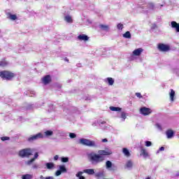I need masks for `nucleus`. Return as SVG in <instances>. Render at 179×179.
Wrapping results in <instances>:
<instances>
[{
    "label": "nucleus",
    "instance_id": "obj_1",
    "mask_svg": "<svg viewBox=\"0 0 179 179\" xmlns=\"http://www.w3.org/2000/svg\"><path fill=\"white\" fill-rule=\"evenodd\" d=\"M110 155H113V152L110 150H100L98 151V154L94 152H91L87 154V157L90 162L94 166L99 164V163H101L104 162V156H110Z\"/></svg>",
    "mask_w": 179,
    "mask_h": 179
},
{
    "label": "nucleus",
    "instance_id": "obj_2",
    "mask_svg": "<svg viewBox=\"0 0 179 179\" xmlns=\"http://www.w3.org/2000/svg\"><path fill=\"white\" fill-rule=\"evenodd\" d=\"M79 143L83 145L84 146H90V148H99L97 143L95 141H90L87 138H80L79 140Z\"/></svg>",
    "mask_w": 179,
    "mask_h": 179
},
{
    "label": "nucleus",
    "instance_id": "obj_3",
    "mask_svg": "<svg viewBox=\"0 0 179 179\" xmlns=\"http://www.w3.org/2000/svg\"><path fill=\"white\" fill-rule=\"evenodd\" d=\"M15 77V73L7 71H0V78L3 79V80H11L13 78Z\"/></svg>",
    "mask_w": 179,
    "mask_h": 179
},
{
    "label": "nucleus",
    "instance_id": "obj_4",
    "mask_svg": "<svg viewBox=\"0 0 179 179\" xmlns=\"http://www.w3.org/2000/svg\"><path fill=\"white\" fill-rule=\"evenodd\" d=\"M31 149L30 148H25L22 149L19 152V156L20 157H30L31 156Z\"/></svg>",
    "mask_w": 179,
    "mask_h": 179
},
{
    "label": "nucleus",
    "instance_id": "obj_5",
    "mask_svg": "<svg viewBox=\"0 0 179 179\" xmlns=\"http://www.w3.org/2000/svg\"><path fill=\"white\" fill-rule=\"evenodd\" d=\"M45 136L42 133H38L36 135L31 136L29 138H28L29 142H34V141H38V139H43Z\"/></svg>",
    "mask_w": 179,
    "mask_h": 179
},
{
    "label": "nucleus",
    "instance_id": "obj_6",
    "mask_svg": "<svg viewBox=\"0 0 179 179\" xmlns=\"http://www.w3.org/2000/svg\"><path fill=\"white\" fill-rule=\"evenodd\" d=\"M157 49L162 52H167V51H170V46L164 43H159L157 45Z\"/></svg>",
    "mask_w": 179,
    "mask_h": 179
},
{
    "label": "nucleus",
    "instance_id": "obj_7",
    "mask_svg": "<svg viewBox=\"0 0 179 179\" xmlns=\"http://www.w3.org/2000/svg\"><path fill=\"white\" fill-rule=\"evenodd\" d=\"M152 109L146 107H142L140 109V114H142V115H150V114H152Z\"/></svg>",
    "mask_w": 179,
    "mask_h": 179
},
{
    "label": "nucleus",
    "instance_id": "obj_8",
    "mask_svg": "<svg viewBox=\"0 0 179 179\" xmlns=\"http://www.w3.org/2000/svg\"><path fill=\"white\" fill-rule=\"evenodd\" d=\"M106 170H108V171H115L116 170L115 166H114L111 161H106Z\"/></svg>",
    "mask_w": 179,
    "mask_h": 179
},
{
    "label": "nucleus",
    "instance_id": "obj_9",
    "mask_svg": "<svg viewBox=\"0 0 179 179\" xmlns=\"http://www.w3.org/2000/svg\"><path fill=\"white\" fill-rule=\"evenodd\" d=\"M36 159H38V152H36L33 158L25 162L26 166H31V164L36 162Z\"/></svg>",
    "mask_w": 179,
    "mask_h": 179
},
{
    "label": "nucleus",
    "instance_id": "obj_10",
    "mask_svg": "<svg viewBox=\"0 0 179 179\" xmlns=\"http://www.w3.org/2000/svg\"><path fill=\"white\" fill-rule=\"evenodd\" d=\"M41 81L43 83V85H49V83H51L52 81L51 76H45L43 78H41Z\"/></svg>",
    "mask_w": 179,
    "mask_h": 179
},
{
    "label": "nucleus",
    "instance_id": "obj_11",
    "mask_svg": "<svg viewBox=\"0 0 179 179\" xmlns=\"http://www.w3.org/2000/svg\"><path fill=\"white\" fill-rule=\"evenodd\" d=\"M134 167V162L131 159H129L127 161L124 169H127V170H132V168Z\"/></svg>",
    "mask_w": 179,
    "mask_h": 179
},
{
    "label": "nucleus",
    "instance_id": "obj_12",
    "mask_svg": "<svg viewBox=\"0 0 179 179\" xmlns=\"http://www.w3.org/2000/svg\"><path fill=\"white\" fill-rule=\"evenodd\" d=\"M166 135L167 139H173V138H174V131L169 129L166 131Z\"/></svg>",
    "mask_w": 179,
    "mask_h": 179
},
{
    "label": "nucleus",
    "instance_id": "obj_13",
    "mask_svg": "<svg viewBox=\"0 0 179 179\" xmlns=\"http://www.w3.org/2000/svg\"><path fill=\"white\" fill-rule=\"evenodd\" d=\"M77 38L79 41H89V36L85 34H80Z\"/></svg>",
    "mask_w": 179,
    "mask_h": 179
},
{
    "label": "nucleus",
    "instance_id": "obj_14",
    "mask_svg": "<svg viewBox=\"0 0 179 179\" xmlns=\"http://www.w3.org/2000/svg\"><path fill=\"white\" fill-rule=\"evenodd\" d=\"M142 52H143V50L142 49V48H139L138 49L134 50L132 54L135 57H139L141 54H142Z\"/></svg>",
    "mask_w": 179,
    "mask_h": 179
},
{
    "label": "nucleus",
    "instance_id": "obj_15",
    "mask_svg": "<svg viewBox=\"0 0 179 179\" xmlns=\"http://www.w3.org/2000/svg\"><path fill=\"white\" fill-rule=\"evenodd\" d=\"M171 26L172 29H175L177 33H179V23H177L176 21H172L171 22Z\"/></svg>",
    "mask_w": 179,
    "mask_h": 179
},
{
    "label": "nucleus",
    "instance_id": "obj_16",
    "mask_svg": "<svg viewBox=\"0 0 179 179\" xmlns=\"http://www.w3.org/2000/svg\"><path fill=\"white\" fill-rule=\"evenodd\" d=\"M7 17L10 20H13V21L17 20V15H16V14H12L10 13H8Z\"/></svg>",
    "mask_w": 179,
    "mask_h": 179
},
{
    "label": "nucleus",
    "instance_id": "obj_17",
    "mask_svg": "<svg viewBox=\"0 0 179 179\" xmlns=\"http://www.w3.org/2000/svg\"><path fill=\"white\" fill-rule=\"evenodd\" d=\"M141 156H143L144 159H146L147 157H149V152H148V151L145 148H141Z\"/></svg>",
    "mask_w": 179,
    "mask_h": 179
},
{
    "label": "nucleus",
    "instance_id": "obj_18",
    "mask_svg": "<svg viewBox=\"0 0 179 179\" xmlns=\"http://www.w3.org/2000/svg\"><path fill=\"white\" fill-rule=\"evenodd\" d=\"M174 97H176V91H174L173 89H171V92H169L170 101H174Z\"/></svg>",
    "mask_w": 179,
    "mask_h": 179
},
{
    "label": "nucleus",
    "instance_id": "obj_19",
    "mask_svg": "<svg viewBox=\"0 0 179 179\" xmlns=\"http://www.w3.org/2000/svg\"><path fill=\"white\" fill-rule=\"evenodd\" d=\"M99 28L103 31H110V26L106 24H100Z\"/></svg>",
    "mask_w": 179,
    "mask_h": 179
},
{
    "label": "nucleus",
    "instance_id": "obj_20",
    "mask_svg": "<svg viewBox=\"0 0 179 179\" xmlns=\"http://www.w3.org/2000/svg\"><path fill=\"white\" fill-rule=\"evenodd\" d=\"M83 173H85L86 174H88L89 176H93L94 174V169H85Z\"/></svg>",
    "mask_w": 179,
    "mask_h": 179
},
{
    "label": "nucleus",
    "instance_id": "obj_21",
    "mask_svg": "<svg viewBox=\"0 0 179 179\" xmlns=\"http://www.w3.org/2000/svg\"><path fill=\"white\" fill-rule=\"evenodd\" d=\"M105 82H107L108 85H109V86H113V85H114V80L113 78H107L105 80Z\"/></svg>",
    "mask_w": 179,
    "mask_h": 179
},
{
    "label": "nucleus",
    "instance_id": "obj_22",
    "mask_svg": "<svg viewBox=\"0 0 179 179\" xmlns=\"http://www.w3.org/2000/svg\"><path fill=\"white\" fill-rule=\"evenodd\" d=\"M122 153L126 156V157H129L131 156V152H129V150H127V148H123Z\"/></svg>",
    "mask_w": 179,
    "mask_h": 179
},
{
    "label": "nucleus",
    "instance_id": "obj_23",
    "mask_svg": "<svg viewBox=\"0 0 179 179\" xmlns=\"http://www.w3.org/2000/svg\"><path fill=\"white\" fill-rule=\"evenodd\" d=\"M64 20L67 23H73V20H72V17L71 15H66L64 17Z\"/></svg>",
    "mask_w": 179,
    "mask_h": 179
},
{
    "label": "nucleus",
    "instance_id": "obj_24",
    "mask_svg": "<svg viewBox=\"0 0 179 179\" xmlns=\"http://www.w3.org/2000/svg\"><path fill=\"white\" fill-rule=\"evenodd\" d=\"M45 166H46V168L48 169V170H51V169H54L55 165L52 162H48L45 164Z\"/></svg>",
    "mask_w": 179,
    "mask_h": 179
},
{
    "label": "nucleus",
    "instance_id": "obj_25",
    "mask_svg": "<svg viewBox=\"0 0 179 179\" xmlns=\"http://www.w3.org/2000/svg\"><path fill=\"white\" fill-rule=\"evenodd\" d=\"M110 111H118V112H121L122 108H120V107H115V106H110Z\"/></svg>",
    "mask_w": 179,
    "mask_h": 179
},
{
    "label": "nucleus",
    "instance_id": "obj_26",
    "mask_svg": "<svg viewBox=\"0 0 179 179\" xmlns=\"http://www.w3.org/2000/svg\"><path fill=\"white\" fill-rule=\"evenodd\" d=\"M44 134L45 136H52V135H54V132L51 130H47Z\"/></svg>",
    "mask_w": 179,
    "mask_h": 179
},
{
    "label": "nucleus",
    "instance_id": "obj_27",
    "mask_svg": "<svg viewBox=\"0 0 179 179\" xmlns=\"http://www.w3.org/2000/svg\"><path fill=\"white\" fill-rule=\"evenodd\" d=\"M33 178V175L31 174H25L23 175L22 177V179H32Z\"/></svg>",
    "mask_w": 179,
    "mask_h": 179
},
{
    "label": "nucleus",
    "instance_id": "obj_28",
    "mask_svg": "<svg viewBox=\"0 0 179 179\" xmlns=\"http://www.w3.org/2000/svg\"><path fill=\"white\" fill-rule=\"evenodd\" d=\"M82 174H83V172L79 171L76 176L78 178V179H86L85 176H83Z\"/></svg>",
    "mask_w": 179,
    "mask_h": 179
},
{
    "label": "nucleus",
    "instance_id": "obj_29",
    "mask_svg": "<svg viewBox=\"0 0 179 179\" xmlns=\"http://www.w3.org/2000/svg\"><path fill=\"white\" fill-rule=\"evenodd\" d=\"M59 168L62 173H66V168L64 165H60Z\"/></svg>",
    "mask_w": 179,
    "mask_h": 179
},
{
    "label": "nucleus",
    "instance_id": "obj_30",
    "mask_svg": "<svg viewBox=\"0 0 179 179\" xmlns=\"http://www.w3.org/2000/svg\"><path fill=\"white\" fill-rule=\"evenodd\" d=\"M120 117L122 118V121H125V120H127V113L122 112Z\"/></svg>",
    "mask_w": 179,
    "mask_h": 179
},
{
    "label": "nucleus",
    "instance_id": "obj_31",
    "mask_svg": "<svg viewBox=\"0 0 179 179\" xmlns=\"http://www.w3.org/2000/svg\"><path fill=\"white\" fill-rule=\"evenodd\" d=\"M6 65H8V62H6V60L0 61V66L3 67L6 66Z\"/></svg>",
    "mask_w": 179,
    "mask_h": 179
},
{
    "label": "nucleus",
    "instance_id": "obj_32",
    "mask_svg": "<svg viewBox=\"0 0 179 179\" xmlns=\"http://www.w3.org/2000/svg\"><path fill=\"white\" fill-rule=\"evenodd\" d=\"M123 37H124V38H131V32L127 31L124 34H123Z\"/></svg>",
    "mask_w": 179,
    "mask_h": 179
},
{
    "label": "nucleus",
    "instance_id": "obj_33",
    "mask_svg": "<svg viewBox=\"0 0 179 179\" xmlns=\"http://www.w3.org/2000/svg\"><path fill=\"white\" fill-rule=\"evenodd\" d=\"M155 127L158 131H163V127H162V124H160V123L155 124Z\"/></svg>",
    "mask_w": 179,
    "mask_h": 179
},
{
    "label": "nucleus",
    "instance_id": "obj_34",
    "mask_svg": "<svg viewBox=\"0 0 179 179\" xmlns=\"http://www.w3.org/2000/svg\"><path fill=\"white\" fill-rule=\"evenodd\" d=\"M117 29L118 30H122L124 29V24H122L121 23L117 24Z\"/></svg>",
    "mask_w": 179,
    "mask_h": 179
},
{
    "label": "nucleus",
    "instance_id": "obj_35",
    "mask_svg": "<svg viewBox=\"0 0 179 179\" xmlns=\"http://www.w3.org/2000/svg\"><path fill=\"white\" fill-rule=\"evenodd\" d=\"M62 163H68L69 162V157H62Z\"/></svg>",
    "mask_w": 179,
    "mask_h": 179
},
{
    "label": "nucleus",
    "instance_id": "obj_36",
    "mask_svg": "<svg viewBox=\"0 0 179 179\" xmlns=\"http://www.w3.org/2000/svg\"><path fill=\"white\" fill-rule=\"evenodd\" d=\"M69 137L71 139H75V138H76V134L74 133H69Z\"/></svg>",
    "mask_w": 179,
    "mask_h": 179
},
{
    "label": "nucleus",
    "instance_id": "obj_37",
    "mask_svg": "<svg viewBox=\"0 0 179 179\" xmlns=\"http://www.w3.org/2000/svg\"><path fill=\"white\" fill-rule=\"evenodd\" d=\"M145 146L147 148H149V147L152 146V143L150 141H145Z\"/></svg>",
    "mask_w": 179,
    "mask_h": 179
},
{
    "label": "nucleus",
    "instance_id": "obj_38",
    "mask_svg": "<svg viewBox=\"0 0 179 179\" xmlns=\"http://www.w3.org/2000/svg\"><path fill=\"white\" fill-rule=\"evenodd\" d=\"M32 169H34V170H36L37 169H38V164H34L32 165Z\"/></svg>",
    "mask_w": 179,
    "mask_h": 179
},
{
    "label": "nucleus",
    "instance_id": "obj_39",
    "mask_svg": "<svg viewBox=\"0 0 179 179\" xmlns=\"http://www.w3.org/2000/svg\"><path fill=\"white\" fill-rule=\"evenodd\" d=\"M136 97H138V99H142V94L140 92H136Z\"/></svg>",
    "mask_w": 179,
    "mask_h": 179
},
{
    "label": "nucleus",
    "instance_id": "obj_40",
    "mask_svg": "<svg viewBox=\"0 0 179 179\" xmlns=\"http://www.w3.org/2000/svg\"><path fill=\"white\" fill-rule=\"evenodd\" d=\"M1 141H9V137H8V136H3V137H1Z\"/></svg>",
    "mask_w": 179,
    "mask_h": 179
},
{
    "label": "nucleus",
    "instance_id": "obj_41",
    "mask_svg": "<svg viewBox=\"0 0 179 179\" xmlns=\"http://www.w3.org/2000/svg\"><path fill=\"white\" fill-rule=\"evenodd\" d=\"M164 151V147H161L159 150L157 152V155L160 153V152Z\"/></svg>",
    "mask_w": 179,
    "mask_h": 179
},
{
    "label": "nucleus",
    "instance_id": "obj_42",
    "mask_svg": "<svg viewBox=\"0 0 179 179\" xmlns=\"http://www.w3.org/2000/svg\"><path fill=\"white\" fill-rule=\"evenodd\" d=\"M148 7L150 8V9H153V8H155V4H153L152 3H150L148 4Z\"/></svg>",
    "mask_w": 179,
    "mask_h": 179
},
{
    "label": "nucleus",
    "instance_id": "obj_43",
    "mask_svg": "<svg viewBox=\"0 0 179 179\" xmlns=\"http://www.w3.org/2000/svg\"><path fill=\"white\" fill-rule=\"evenodd\" d=\"M61 174H62V172L60 170H58L56 171V176H61Z\"/></svg>",
    "mask_w": 179,
    "mask_h": 179
},
{
    "label": "nucleus",
    "instance_id": "obj_44",
    "mask_svg": "<svg viewBox=\"0 0 179 179\" xmlns=\"http://www.w3.org/2000/svg\"><path fill=\"white\" fill-rule=\"evenodd\" d=\"M104 124H106V121H99V125H100V127H101V125H104Z\"/></svg>",
    "mask_w": 179,
    "mask_h": 179
},
{
    "label": "nucleus",
    "instance_id": "obj_45",
    "mask_svg": "<svg viewBox=\"0 0 179 179\" xmlns=\"http://www.w3.org/2000/svg\"><path fill=\"white\" fill-rule=\"evenodd\" d=\"M157 25H156V24H153L151 27V29H157Z\"/></svg>",
    "mask_w": 179,
    "mask_h": 179
},
{
    "label": "nucleus",
    "instance_id": "obj_46",
    "mask_svg": "<svg viewBox=\"0 0 179 179\" xmlns=\"http://www.w3.org/2000/svg\"><path fill=\"white\" fill-rule=\"evenodd\" d=\"M95 176L96 177H101V172L96 173H95Z\"/></svg>",
    "mask_w": 179,
    "mask_h": 179
},
{
    "label": "nucleus",
    "instance_id": "obj_47",
    "mask_svg": "<svg viewBox=\"0 0 179 179\" xmlns=\"http://www.w3.org/2000/svg\"><path fill=\"white\" fill-rule=\"evenodd\" d=\"M31 97H33V96H34V94H36V92L34 91H31Z\"/></svg>",
    "mask_w": 179,
    "mask_h": 179
},
{
    "label": "nucleus",
    "instance_id": "obj_48",
    "mask_svg": "<svg viewBox=\"0 0 179 179\" xmlns=\"http://www.w3.org/2000/svg\"><path fill=\"white\" fill-rule=\"evenodd\" d=\"M31 108H33V105H29L28 107H27V110H31Z\"/></svg>",
    "mask_w": 179,
    "mask_h": 179
},
{
    "label": "nucleus",
    "instance_id": "obj_49",
    "mask_svg": "<svg viewBox=\"0 0 179 179\" xmlns=\"http://www.w3.org/2000/svg\"><path fill=\"white\" fill-rule=\"evenodd\" d=\"M59 156L58 155H55V157H54V160H58V159H59Z\"/></svg>",
    "mask_w": 179,
    "mask_h": 179
},
{
    "label": "nucleus",
    "instance_id": "obj_50",
    "mask_svg": "<svg viewBox=\"0 0 179 179\" xmlns=\"http://www.w3.org/2000/svg\"><path fill=\"white\" fill-rule=\"evenodd\" d=\"M102 142L103 143L108 142V140H107V138H103Z\"/></svg>",
    "mask_w": 179,
    "mask_h": 179
},
{
    "label": "nucleus",
    "instance_id": "obj_51",
    "mask_svg": "<svg viewBox=\"0 0 179 179\" xmlns=\"http://www.w3.org/2000/svg\"><path fill=\"white\" fill-rule=\"evenodd\" d=\"M45 179H53V178L51 176H49V177L45 178Z\"/></svg>",
    "mask_w": 179,
    "mask_h": 179
},
{
    "label": "nucleus",
    "instance_id": "obj_52",
    "mask_svg": "<svg viewBox=\"0 0 179 179\" xmlns=\"http://www.w3.org/2000/svg\"><path fill=\"white\" fill-rule=\"evenodd\" d=\"M87 23H90V24L92 23V21H90V20H87Z\"/></svg>",
    "mask_w": 179,
    "mask_h": 179
},
{
    "label": "nucleus",
    "instance_id": "obj_53",
    "mask_svg": "<svg viewBox=\"0 0 179 179\" xmlns=\"http://www.w3.org/2000/svg\"><path fill=\"white\" fill-rule=\"evenodd\" d=\"M40 178H41V179H45L44 176H40Z\"/></svg>",
    "mask_w": 179,
    "mask_h": 179
},
{
    "label": "nucleus",
    "instance_id": "obj_54",
    "mask_svg": "<svg viewBox=\"0 0 179 179\" xmlns=\"http://www.w3.org/2000/svg\"><path fill=\"white\" fill-rule=\"evenodd\" d=\"M96 123L92 124V127H96Z\"/></svg>",
    "mask_w": 179,
    "mask_h": 179
},
{
    "label": "nucleus",
    "instance_id": "obj_55",
    "mask_svg": "<svg viewBox=\"0 0 179 179\" xmlns=\"http://www.w3.org/2000/svg\"><path fill=\"white\" fill-rule=\"evenodd\" d=\"M85 100H90V99H89V98H87V99H85Z\"/></svg>",
    "mask_w": 179,
    "mask_h": 179
},
{
    "label": "nucleus",
    "instance_id": "obj_56",
    "mask_svg": "<svg viewBox=\"0 0 179 179\" xmlns=\"http://www.w3.org/2000/svg\"><path fill=\"white\" fill-rule=\"evenodd\" d=\"M145 179H150V177H148V178H146Z\"/></svg>",
    "mask_w": 179,
    "mask_h": 179
},
{
    "label": "nucleus",
    "instance_id": "obj_57",
    "mask_svg": "<svg viewBox=\"0 0 179 179\" xmlns=\"http://www.w3.org/2000/svg\"><path fill=\"white\" fill-rule=\"evenodd\" d=\"M66 61H69L68 59H66Z\"/></svg>",
    "mask_w": 179,
    "mask_h": 179
}]
</instances>
